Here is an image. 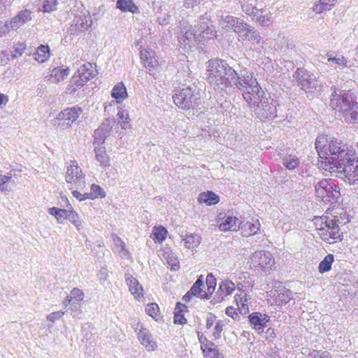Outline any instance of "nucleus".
<instances>
[{
    "label": "nucleus",
    "instance_id": "f257e3e1",
    "mask_svg": "<svg viewBox=\"0 0 358 358\" xmlns=\"http://www.w3.org/2000/svg\"><path fill=\"white\" fill-rule=\"evenodd\" d=\"M315 146L318 155L319 169L331 172L333 166L339 165L341 159L354 150L342 140L324 134L316 138Z\"/></svg>",
    "mask_w": 358,
    "mask_h": 358
},
{
    "label": "nucleus",
    "instance_id": "f03ea898",
    "mask_svg": "<svg viewBox=\"0 0 358 358\" xmlns=\"http://www.w3.org/2000/svg\"><path fill=\"white\" fill-rule=\"evenodd\" d=\"M313 222L317 236L324 242L334 244L343 241V233L339 227V219L333 215L330 208L322 215L315 216Z\"/></svg>",
    "mask_w": 358,
    "mask_h": 358
},
{
    "label": "nucleus",
    "instance_id": "7ed1b4c3",
    "mask_svg": "<svg viewBox=\"0 0 358 358\" xmlns=\"http://www.w3.org/2000/svg\"><path fill=\"white\" fill-rule=\"evenodd\" d=\"M208 80L215 86L228 87L231 86V78L236 77V72L229 67L224 61L218 59L208 62Z\"/></svg>",
    "mask_w": 358,
    "mask_h": 358
},
{
    "label": "nucleus",
    "instance_id": "20e7f679",
    "mask_svg": "<svg viewBox=\"0 0 358 358\" xmlns=\"http://www.w3.org/2000/svg\"><path fill=\"white\" fill-rule=\"evenodd\" d=\"M174 104L185 110L194 109L200 104L201 93L199 90L191 87L175 90L172 96Z\"/></svg>",
    "mask_w": 358,
    "mask_h": 358
},
{
    "label": "nucleus",
    "instance_id": "39448f33",
    "mask_svg": "<svg viewBox=\"0 0 358 358\" xmlns=\"http://www.w3.org/2000/svg\"><path fill=\"white\" fill-rule=\"evenodd\" d=\"M97 73L95 65L87 62L81 65L73 73L66 87V93L72 94L84 87Z\"/></svg>",
    "mask_w": 358,
    "mask_h": 358
},
{
    "label": "nucleus",
    "instance_id": "423d86ee",
    "mask_svg": "<svg viewBox=\"0 0 358 358\" xmlns=\"http://www.w3.org/2000/svg\"><path fill=\"white\" fill-rule=\"evenodd\" d=\"M358 159L355 150L341 159L338 164L332 166L331 171H336L342 175V178L350 184L358 182Z\"/></svg>",
    "mask_w": 358,
    "mask_h": 358
},
{
    "label": "nucleus",
    "instance_id": "0eeeda50",
    "mask_svg": "<svg viewBox=\"0 0 358 358\" xmlns=\"http://www.w3.org/2000/svg\"><path fill=\"white\" fill-rule=\"evenodd\" d=\"M316 198L324 203H335L341 197L340 187L330 178L320 180L315 187Z\"/></svg>",
    "mask_w": 358,
    "mask_h": 358
},
{
    "label": "nucleus",
    "instance_id": "6e6552de",
    "mask_svg": "<svg viewBox=\"0 0 358 358\" xmlns=\"http://www.w3.org/2000/svg\"><path fill=\"white\" fill-rule=\"evenodd\" d=\"M248 264L250 268L257 271H268L273 268L275 265V259L272 254L264 250H259L252 253Z\"/></svg>",
    "mask_w": 358,
    "mask_h": 358
},
{
    "label": "nucleus",
    "instance_id": "1a4fd4ad",
    "mask_svg": "<svg viewBox=\"0 0 358 358\" xmlns=\"http://www.w3.org/2000/svg\"><path fill=\"white\" fill-rule=\"evenodd\" d=\"M294 77L298 86L306 93H315L321 89L320 85L317 83V78L303 67L296 69Z\"/></svg>",
    "mask_w": 358,
    "mask_h": 358
},
{
    "label": "nucleus",
    "instance_id": "9d476101",
    "mask_svg": "<svg viewBox=\"0 0 358 358\" xmlns=\"http://www.w3.org/2000/svg\"><path fill=\"white\" fill-rule=\"evenodd\" d=\"M243 97L250 108L259 107L260 103H267L265 92L257 81H254L250 90L243 92Z\"/></svg>",
    "mask_w": 358,
    "mask_h": 358
},
{
    "label": "nucleus",
    "instance_id": "9b49d317",
    "mask_svg": "<svg viewBox=\"0 0 358 358\" xmlns=\"http://www.w3.org/2000/svg\"><path fill=\"white\" fill-rule=\"evenodd\" d=\"M83 113V109L78 106L66 108L61 110L56 117L58 126L70 127L79 118Z\"/></svg>",
    "mask_w": 358,
    "mask_h": 358
},
{
    "label": "nucleus",
    "instance_id": "f8f14e48",
    "mask_svg": "<svg viewBox=\"0 0 358 358\" xmlns=\"http://www.w3.org/2000/svg\"><path fill=\"white\" fill-rule=\"evenodd\" d=\"M353 101L352 94L341 90H335L331 94L330 106L334 110L343 114Z\"/></svg>",
    "mask_w": 358,
    "mask_h": 358
},
{
    "label": "nucleus",
    "instance_id": "ddd939ff",
    "mask_svg": "<svg viewBox=\"0 0 358 358\" xmlns=\"http://www.w3.org/2000/svg\"><path fill=\"white\" fill-rule=\"evenodd\" d=\"M222 27L233 28L234 31L241 36L243 40L248 38L249 29L252 28L243 20H239L231 15H227L222 19Z\"/></svg>",
    "mask_w": 358,
    "mask_h": 358
},
{
    "label": "nucleus",
    "instance_id": "4468645a",
    "mask_svg": "<svg viewBox=\"0 0 358 358\" xmlns=\"http://www.w3.org/2000/svg\"><path fill=\"white\" fill-rule=\"evenodd\" d=\"M140 59L144 67L150 75L155 76L158 73L160 64L154 51L141 48L140 51Z\"/></svg>",
    "mask_w": 358,
    "mask_h": 358
},
{
    "label": "nucleus",
    "instance_id": "2eb2a0df",
    "mask_svg": "<svg viewBox=\"0 0 358 358\" xmlns=\"http://www.w3.org/2000/svg\"><path fill=\"white\" fill-rule=\"evenodd\" d=\"M201 349L205 358H224L222 353L219 352L217 345L207 338L198 333Z\"/></svg>",
    "mask_w": 358,
    "mask_h": 358
},
{
    "label": "nucleus",
    "instance_id": "dca6fc26",
    "mask_svg": "<svg viewBox=\"0 0 358 358\" xmlns=\"http://www.w3.org/2000/svg\"><path fill=\"white\" fill-rule=\"evenodd\" d=\"M220 213L218 215V227L222 231H237L240 229L242 222L234 216H224Z\"/></svg>",
    "mask_w": 358,
    "mask_h": 358
},
{
    "label": "nucleus",
    "instance_id": "f3484780",
    "mask_svg": "<svg viewBox=\"0 0 358 358\" xmlns=\"http://www.w3.org/2000/svg\"><path fill=\"white\" fill-rule=\"evenodd\" d=\"M85 175L82 169L78 166L76 160L71 161L69 166H67L65 180L66 182L76 185L83 180Z\"/></svg>",
    "mask_w": 358,
    "mask_h": 358
},
{
    "label": "nucleus",
    "instance_id": "a211bd4d",
    "mask_svg": "<svg viewBox=\"0 0 358 358\" xmlns=\"http://www.w3.org/2000/svg\"><path fill=\"white\" fill-rule=\"evenodd\" d=\"M206 285L201 280V276L199 278L194 282L190 290L188 291L183 296L185 302H189L192 296H196L202 299L208 298V292L204 289Z\"/></svg>",
    "mask_w": 358,
    "mask_h": 358
},
{
    "label": "nucleus",
    "instance_id": "6ab92c4d",
    "mask_svg": "<svg viewBox=\"0 0 358 358\" xmlns=\"http://www.w3.org/2000/svg\"><path fill=\"white\" fill-rule=\"evenodd\" d=\"M249 322L252 327L258 332L263 331L269 322L270 317L268 315L259 312H253L248 316Z\"/></svg>",
    "mask_w": 358,
    "mask_h": 358
},
{
    "label": "nucleus",
    "instance_id": "aec40b11",
    "mask_svg": "<svg viewBox=\"0 0 358 358\" xmlns=\"http://www.w3.org/2000/svg\"><path fill=\"white\" fill-rule=\"evenodd\" d=\"M71 69L66 65H60L54 67L50 72L49 81L52 83L58 84L64 81L69 76Z\"/></svg>",
    "mask_w": 358,
    "mask_h": 358
},
{
    "label": "nucleus",
    "instance_id": "412c9836",
    "mask_svg": "<svg viewBox=\"0 0 358 358\" xmlns=\"http://www.w3.org/2000/svg\"><path fill=\"white\" fill-rule=\"evenodd\" d=\"M126 282L129 287V290L134 296L135 299L141 301L144 297V289L138 280L131 275H127L126 277Z\"/></svg>",
    "mask_w": 358,
    "mask_h": 358
},
{
    "label": "nucleus",
    "instance_id": "4be33fe9",
    "mask_svg": "<svg viewBox=\"0 0 358 358\" xmlns=\"http://www.w3.org/2000/svg\"><path fill=\"white\" fill-rule=\"evenodd\" d=\"M31 12L29 10L24 9L20 10L16 15L9 21V25L11 29H17L31 19Z\"/></svg>",
    "mask_w": 358,
    "mask_h": 358
},
{
    "label": "nucleus",
    "instance_id": "5701e85b",
    "mask_svg": "<svg viewBox=\"0 0 358 358\" xmlns=\"http://www.w3.org/2000/svg\"><path fill=\"white\" fill-rule=\"evenodd\" d=\"M250 299V297L249 294L244 292H241L235 295L234 300L241 315H246L249 313L250 309L248 301Z\"/></svg>",
    "mask_w": 358,
    "mask_h": 358
},
{
    "label": "nucleus",
    "instance_id": "b1692460",
    "mask_svg": "<svg viewBox=\"0 0 358 358\" xmlns=\"http://www.w3.org/2000/svg\"><path fill=\"white\" fill-rule=\"evenodd\" d=\"M138 339L148 351H154L157 348V343L153 340L152 334L148 329L143 330L141 333H138Z\"/></svg>",
    "mask_w": 358,
    "mask_h": 358
},
{
    "label": "nucleus",
    "instance_id": "393cba45",
    "mask_svg": "<svg viewBox=\"0 0 358 358\" xmlns=\"http://www.w3.org/2000/svg\"><path fill=\"white\" fill-rule=\"evenodd\" d=\"M261 224L258 219L252 218L247 221L242 227V233L245 236H250L260 231Z\"/></svg>",
    "mask_w": 358,
    "mask_h": 358
},
{
    "label": "nucleus",
    "instance_id": "a878e982",
    "mask_svg": "<svg viewBox=\"0 0 358 358\" xmlns=\"http://www.w3.org/2000/svg\"><path fill=\"white\" fill-rule=\"evenodd\" d=\"M111 96L115 99L117 103H121L128 97L127 90L123 82H119L113 87Z\"/></svg>",
    "mask_w": 358,
    "mask_h": 358
},
{
    "label": "nucleus",
    "instance_id": "bb28decb",
    "mask_svg": "<svg viewBox=\"0 0 358 358\" xmlns=\"http://www.w3.org/2000/svg\"><path fill=\"white\" fill-rule=\"evenodd\" d=\"M252 20L257 22L260 26L267 27L271 24L272 17L271 14H264L262 10L256 9L255 11L252 12Z\"/></svg>",
    "mask_w": 358,
    "mask_h": 358
},
{
    "label": "nucleus",
    "instance_id": "cd10ccee",
    "mask_svg": "<svg viewBox=\"0 0 358 358\" xmlns=\"http://www.w3.org/2000/svg\"><path fill=\"white\" fill-rule=\"evenodd\" d=\"M196 28L199 31V37L201 41H208L217 38V32L213 27H209L205 24L197 26Z\"/></svg>",
    "mask_w": 358,
    "mask_h": 358
},
{
    "label": "nucleus",
    "instance_id": "c85d7f7f",
    "mask_svg": "<svg viewBox=\"0 0 358 358\" xmlns=\"http://www.w3.org/2000/svg\"><path fill=\"white\" fill-rule=\"evenodd\" d=\"M337 1L338 0H319L314 4L313 10L317 14L329 11L336 6Z\"/></svg>",
    "mask_w": 358,
    "mask_h": 358
},
{
    "label": "nucleus",
    "instance_id": "c756f323",
    "mask_svg": "<svg viewBox=\"0 0 358 358\" xmlns=\"http://www.w3.org/2000/svg\"><path fill=\"white\" fill-rule=\"evenodd\" d=\"M231 80H236V87L242 91H248L252 88V85H253L254 81H257L255 78H254L252 76H244L240 78L236 74V77L235 78H231Z\"/></svg>",
    "mask_w": 358,
    "mask_h": 358
},
{
    "label": "nucleus",
    "instance_id": "7c9ffc66",
    "mask_svg": "<svg viewBox=\"0 0 358 358\" xmlns=\"http://www.w3.org/2000/svg\"><path fill=\"white\" fill-rule=\"evenodd\" d=\"M179 43L186 48L187 46L191 47V44L196 43L199 41L198 37L195 34L194 29L190 27L184 35L178 39Z\"/></svg>",
    "mask_w": 358,
    "mask_h": 358
},
{
    "label": "nucleus",
    "instance_id": "2f4dec72",
    "mask_svg": "<svg viewBox=\"0 0 358 358\" xmlns=\"http://www.w3.org/2000/svg\"><path fill=\"white\" fill-rule=\"evenodd\" d=\"M342 115L346 121L358 124V103L354 100Z\"/></svg>",
    "mask_w": 358,
    "mask_h": 358
},
{
    "label": "nucleus",
    "instance_id": "473e14b6",
    "mask_svg": "<svg viewBox=\"0 0 358 358\" xmlns=\"http://www.w3.org/2000/svg\"><path fill=\"white\" fill-rule=\"evenodd\" d=\"M199 203H206L207 206L215 205L220 201L219 196L212 191H207L199 194L198 197Z\"/></svg>",
    "mask_w": 358,
    "mask_h": 358
},
{
    "label": "nucleus",
    "instance_id": "72a5a7b5",
    "mask_svg": "<svg viewBox=\"0 0 358 358\" xmlns=\"http://www.w3.org/2000/svg\"><path fill=\"white\" fill-rule=\"evenodd\" d=\"M116 8L123 13L129 12L131 13H138V7L135 4L133 0H117Z\"/></svg>",
    "mask_w": 358,
    "mask_h": 358
},
{
    "label": "nucleus",
    "instance_id": "f704fd0d",
    "mask_svg": "<svg viewBox=\"0 0 358 358\" xmlns=\"http://www.w3.org/2000/svg\"><path fill=\"white\" fill-rule=\"evenodd\" d=\"M50 57V50L48 45H39L34 53V59L38 63L46 62Z\"/></svg>",
    "mask_w": 358,
    "mask_h": 358
},
{
    "label": "nucleus",
    "instance_id": "c9c22d12",
    "mask_svg": "<svg viewBox=\"0 0 358 358\" xmlns=\"http://www.w3.org/2000/svg\"><path fill=\"white\" fill-rule=\"evenodd\" d=\"M167 234L168 231L165 227L162 225L155 226L150 235V238L155 243H162L166 239Z\"/></svg>",
    "mask_w": 358,
    "mask_h": 358
},
{
    "label": "nucleus",
    "instance_id": "e433bc0d",
    "mask_svg": "<svg viewBox=\"0 0 358 358\" xmlns=\"http://www.w3.org/2000/svg\"><path fill=\"white\" fill-rule=\"evenodd\" d=\"M66 206L68 207V217L67 219L73 224H74L77 228H79L81 226L82 221L80 220V216L78 214L73 210V207L71 206L68 198L66 196L64 197Z\"/></svg>",
    "mask_w": 358,
    "mask_h": 358
},
{
    "label": "nucleus",
    "instance_id": "4c0bfd02",
    "mask_svg": "<svg viewBox=\"0 0 358 358\" xmlns=\"http://www.w3.org/2000/svg\"><path fill=\"white\" fill-rule=\"evenodd\" d=\"M96 158L100 162L101 165L106 167L110 166V158L106 154L104 147L94 148Z\"/></svg>",
    "mask_w": 358,
    "mask_h": 358
},
{
    "label": "nucleus",
    "instance_id": "58836bf2",
    "mask_svg": "<svg viewBox=\"0 0 358 358\" xmlns=\"http://www.w3.org/2000/svg\"><path fill=\"white\" fill-rule=\"evenodd\" d=\"M27 49V44L24 41L15 42L10 51L13 59L20 57Z\"/></svg>",
    "mask_w": 358,
    "mask_h": 358
},
{
    "label": "nucleus",
    "instance_id": "ea45409f",
    "mask_svg": "<svg viewBox=\"0 0 358 358\" xmlns=\"http://www.w3.org/2000/svg\"><path fill=\"white\" fill-rule=\"evenodd\" d=\"M118 124L122 129H126L131 127L130 118L127 110L120 109L117 112Z\"/></svg>",
    "mask_w": 358,
    "mask_h": 358
},
{
    "label": "nucleus",
    "instance_id": "a19ab883",
    "mask_svg": "<svg viewBox=\"0 0 358 358\" xmlns=\"http://www.w3.org/2000/svg\"><path fill=\"white\" fill-rule=\"evenodd\" d=\"M184 308H186V306L184 304H182L180 302L177 303L173 317L175 324H183L186 323L187 320L182 313Z\"/></svg>",
    "mask_w": 358,
    "mask_h": 358
},
{
    "label": "nucleus",
    "instance_id": "79ce46f5",
    "mask_svg": "<svg viewBox=\"0 0 358 358\" xmlns=\"http://www.w3.org/2000/svg\"><path fill=\"white\" fill-rule=\"evenodd\" d=\"M48 212L51 215H53L59 223H62L68 217V209L52 207L49 208Z\"/></svg>",
    "mask_w": 358,
    "mask_h": 358
},
{
    "label": "nucleus",
    "instance_id": "37998d69",
    "mask_svg": "<svg viewBox=\"0 0 358 358\" xmlns=\"http://www.w3.org/2000/svg\"><path fill=\"white\" fill-rule=\"evenodd\" d=\"M334 261V257L332 254L327 255L323 260L319 264L318 270L320 273H326L331 270V265Z\"/></svg>",
    "mask_w": 358,
    "mask_h": 358
},
{
    "label": "nucleus",
    "instance_id": "c03bdc74",
    "mask_svg": "<svg viewBox=\"0 0 358 358\" xmlns=\"http://www.w3.org/2000/svg\"><path fill=\"white\" fill-rule=\"evenodd\" d=\"M236 289L235 284L229 280L222 281L219 286V290L222 295L227 296L231 294Z\"/></svg>",
    "mask_w": 358,
    "mask_h": 358
},
{
    "label": "nucleus",
    "instance_id": "a18cd8bd",
    "mask_svg": "<svg viewBox=\"0 0 358 358\" xmlns=\"http://www.w3.org/2000/svg\"><path fill=\"white\" fill-rule=\"evenodd\" d=\"M89 199H95L98 198L103 199L106 196V192L103 188L96 184H92L90 186V192L88 193Z\"/></svg>",
    "mask_w": 358,
    "mask_h": 358
},
{
    "label": "nucleus",
    "instance_id": "49530a36",
    "mask_svg": "<svg viewBox=\"0 0 358 358\" xmlns=\"http://www.w3.org/2000/svg\"><path fill=\"white\" fill-rule=\"evenodd\" d=\"M145 312L149 316L155 319L156 321H158L160 318V309L158 304L156 303H150L147 304L145 307Z\"/></svg>",
    "mask_w": 358,
    "mask_h": 358
},
{
    "label": "nucleus",
    "instance_id": "de8ad7c7",
    "mask_svg": "<svg viewBox=\"0 0 358 358\" xmlns=\"http://www.w3.org/2000/svg\"><path fill=\"white\" fill-rule=\"evenodd\" d=\"M185 246L189 249L197 247L200 243V237L196 235H187L183 239Z\"/></svg>",
    "mask_w": 358,
    "mask_h": 358
},
{
    "label": "nucleus",
    "instance_id": "09e8293b",
    "mask_svg": "<svg viewBox=\"0 0 358 358\" xmlns=\"http://www.w3.org/2000/svg\"><path fill=\"white\" fill-rule=\"evenodd\" d=\"M83 299H84L83 292L81 289H80L77 287H75L71 290V295L66 296V301L68 303H71L73 300H75L77 302H80L83 300Z\"/></svg>",
    "mask_w": 358,
    "mask_h": 358
},
{
    "label": "nucleus",
    "instance_id": "8fccbe9b",
    "mask_svg": "<svg viewBox=\"0 0 358 358\" xmlns=\"http://www.w3.org/2000/svg\"><path fill=\"white\" fill-rule=\"evenodd\" d=\"M284 165L287 169L293 170L299 165V159L296 155H291L285 159Z\"/></svg>",
    "mask_w": 358,
    "mask_h": 358
},
{
    "label": "nucleus",
    "instance_id": "3c124183",
    "mask_svg": "<svg viewBox=\"0 0 358 358\" xmlns=\"http://www.w3.org/2000/svg\"><path fill=\"white\" fill-rule=\"evenodd\" d=\"M328 62H333L342 67H346L348 66V60L343 55L331 57V55H328Z\"/></svg>",
    "mask_w": 358,
    "mask_h": 358
},
{
    "label": "nucleus",
    "instance_id": "603ef678",
    "mask_svg": "<svg viewBox=\"0 0 358 358\" xmlns=\"http://www.w3.org/2000/svg\"><path fill=\"white\" fill-rule=\"evenodd\" d=\"M11 182V176L0 175V190L1 192L8 191L9 189V184Z\"/></svg>",
    "mask_w": 358,
    "mask_h": 358
},
{
    "label": "nucleus",
    "instance_id": "864d4df0",
    "mask_svg": "<svg viewBox=\"0 0 358 358\" xmlns=\"http://www.w3.org/2000/svg\"><path fill=\"white\" fill-rule=\"evenodd\" d=\"M57 6V0H44L43 1V11L52 12L56 10Z\"/></svg>",
    "mask_w": 358,
    "mask_h": 358
},
{
    "label": "nucleus",
    "instance_id": "5fc2aeb1",
    "mask_svg": "<svg viewBox=\"0 0 358 358\" xmlns=\"http://www.w3.org/2000/svg\"><path fill=\"white\" fill-rule=\"evenodd\" d=\"M246 40L252 41L253 42L259 44L262 41V37L259 33L254 29V28H251L249 29L248 37Z\"/></svg>",
    "mask_w": 358,
    "mask_h": 358
},
{
    "label": "nucleus",
    "instance_id": "6e6d98bb",
    "mask_svg": "<svg viewBox=\"0 0 358 358\" xmlns=\"http://www.w3.org/2000/svg\"><path fill=\"white\" fill-rule=\"evenodd\" d=\"M225 313L227 316L231 317L234 320L239 319V315H241V313L238 312V308H236L231 306L227 307Z\"/></svg>",
    "mask_w": 358,
    "mask_h": 358
},
{
    "label": "nucleus",
    "instance_id": "4d7b16f0",
    "mask_svg": "<svg viewBox=\"0 0 358 358\" xmlns=\"http://www.w3.org/2000/svg\"><path fill=\"white\" fill-rule=\"evenodd\" d=\"M215 279L210 275H208L206 277V286H207V292L208 294H211L215 289Z\"/></svg>",
    "mask_w": 358,
    "mask_h": 358
},
{
    "label": "nucleus",
    "instance_id": "13d9d810",
    "mask_svg": "<svg viewBox=\"0 0 358 358\" xmlns=\"http://www.w3.org/2000/svg\"><path fill=\"white\" fill-rule=\"evenodd\" d=\"M131 327L137 334L138 333H141L143 330H148V329L144 327L143 324L138 319H134L133 320Z\"/></svg>",
    "mask_w": 358,
    "mask_h": 358
},
{
    "label": "nucleus",
    "instance_id": "bf43d9fd",
    "mask_svg": "<svg viewBox=\"0 0 358 358\" xmlns=\"http://www.w3.org/2000/svg\"><path fill=\"white\" fill-rule=\"evenodd\" d=\"M224 327V322L222 320H220L216 322V324L214 328V331L213 333V336L215 338V339H217L220 338L221 332L223 330Z\"/></svg>",
    "mask_w": 358,
    "mask_h": 358
},
{
    "label": "nucleus",
    "instance_id": "052dcab7",
    "mask_svg": "<svg viewBox=\"0 0 358 358\" xmlns=\"http://www.w3.org/2000/svg\"><path fill=\"white\" fill-rule=\"evenodd\" d=\"M10 29L9 22H0V37L5 36Z\"/></svg>",
    "mask_w": 358,
    "mask_h": 358
},
{
    "label": "nucleus",
    "instance_id": "680f3d73",
    "mask_svg": "<svg viewBox=\"0 0 358 358\" xmlns=\"http://www.w3.org/2000/svg\"><path fill=\"white\" fill-rule=\"evenodd\" d=\"M64 313L62 311L53 312L48 315L47 319L49 321L54 322L55 320L61 318L64 315Z\"/></svg>",
    "mask_w": 358,
    "mask_h": 358
},
{
    "label": "nucleus",
    "instance_id": "e2e57ef3",
    "mask_svg": "<svg viewBox=\"0 0 358 358\" xmlns=\"http://www.w3.org/2000/svg\"><path fill=\"white\" fill-rule=\"evenodd\" d=\"M72 194L75 198H76L80 201H84L86 199H88V196H89L88 193L81 194L80 192H78L77 190H73L72 192Z\"/></svg>",
    "mask_w": 358,
    "mask_h": 358
},
{
    "label": "nucleus",
    "instance_id": "0e129e2a",
    "mask_svg": "<svg viewBox=\"0 0 358 358\" xmlns=\"http://www.w3.org/2000/svg\"><path fill=\"white\" fill-rule=\"evenodd\" d=\"M167 262L171 265V268L173 270H178L180 267L179 262L176 258H171L170 260H167Z\"/></svg>",
    "mask_w": 358,
    "mask_h": 358
},
{
    "label": "nucleus",
    "instance_id": "69168bd1",
    "mask_svg": "<svg viewBox=\"0 0 358 358\" xmlns=\"http://www.w3.org/2000/svg\"><path fill=\"white\" fill-rule=\"evenodd\" d=\"M215 315H210L206 319V327L207 329H210L215 323Z\"/></svg>",
    "mask_w": 358,
    "mask_h": 358
},
{
    "label": "nucleus",
    "instance_id": "338daca9",
    "mask_svg": "<svg viewBox=\"0 0 358 358\" xmlns=\"http://www.w3.org/2000/svg\"><path fill=\"white\" fill-rule=\"evenodd\" d=\"M1 56V62L3 64H6L9 61V58L8 54L6 51H2L0 54Z\"/></svg>",
    "mask_w": 358,
    "mask_h": 358
},
{
    "label": "nucleus",
    "instance_id": "774afa93",
    "mask_svg": "<svg viewBox=\"0 0 358 358\" xmlns=\"http://www.w3.org/2000/svg\"><path fill=\"white\" fill-rule=\"evenodd\" d=\"M8 102V97L4 94L0 93V106L6 105Z\"/></svg>",
    "mask_w": 358,
    "mask_h": 358
}]
</instances>
